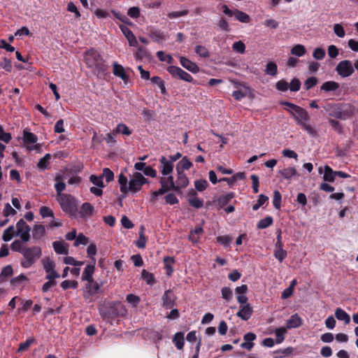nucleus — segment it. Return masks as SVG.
I'll list each match as a JSON object with an SVG mask.
<instances>
[{
  "label": "nucleus",
  "mask_w": 358,
  "mask_h": 358,
  "mask_svg": "<svg viewBox=\"0 0 358 358\" xmlns=\"http://www.w3.org/2000/svg\"><path fill=\"white\" fill-rule=\"evenodd\" d=\"M99 312L103 320L124 317L127 314L124 305L119 301H110L99 307Z\"/></svg>",
  "instance_id": "nucleus-1"
},
{
  "label": "nucleus",
  "mask_w": 358,
  "mask_h": 358,
  "mask_svg": "<svg viewBox=\"0 0 358 358\" xmlns=\"http://www.w3.org/2000/svg\"><path fill=\"white\" fill-rule=\"evenodd\" d=\"M85 59L87 65L90 68H94L98 77L103 76L107 71L108 66L105 64L99 52L91 49L85 52Z\"/></svg>",
  "instance_id": "nucleus-2"
},
{
  "label": "nucleus",
  "mask_w": 358,
  "mask_h": 358,
  "mask_svg": "<svg viewBox=\"0 0 358 358\" xmlns=\"http://www.w3.org/2000/svg\"><path fill=\"white\" fill-rule=\"evenodd\" d=\"M323 108L329 116L341 120H345L352 114V106L349 104L328 103Z\"/></svg>",
  "instance_id": "nucleus-3"
},
{
  "label": "nucleus",
  "mask_w": 358,
  "mask_h": 358,
  "mask_svg": "<svg viewBox=\"0 0 358 358\" xmlns=\"http://www.w3.org/2000/svg\"><path fill=\"white\" fill-rule=\"evenodd\" d=\"M292 115L294 117L296 124L308 134L313 136L317 135L316 131L308 124L310 116L304 108L301 107L296 108V110Z\"/></svg>",
  "instance_id": "nucleus-4"
},
{
  "label": "nucleus",
  "mask_w": 358,
  "mask_h": 358,
  "mask_svg": "<svg viewBox=\"0 0 358 358\" xmlns=\"http://www.w3.org/2000/svg\"><path fill=\"white\" fill-rule=\"evenodd\" d=\"M23 259L21 261V266L23 268H29L33 265L42 255L41 249L38 246L31 248L26 247L22 252Z\"/></svg>",
  "instance_id": "nucleus-5"
},
{
  "label": "nucleus",
  "mask_w": 358,
  "mask_h": 358,
  "mask_svg": "<svg viewBox=\"0 0 358 358\" xmlns=\"http://www.w3.org/2000/svg\"><path fill=\"white\" fill-rule=\"evenodd\" d=\"M62 209L65 213L70 214L75 213L76 210V203L74 198L68 194H64L57 197Z\"/></svg>",
  "instance_id": "nucleus-6"
},
{
  "label": "nucleus",
  "mask_w": 358,
  "mask_h": 358,
  "mask_svg": "<svg viewBox=\"0 0 358 358\" xmlns=\"http://www.w3.org/2000/svg\"><path fill=\"white\" fill-rule=\"evenodd\" d=\"M148 182L146 179L141 173L136 172L133 174L132 178L128 183V191L136 192L139 191L141 187Z\"/></svg>",
  "instance_id": "nucleus-7"
},
{
  "label": "nucleus",
  "mask_w": 358,
  "mask_h": 358,
  "mask_svg": "<svg viewBox=\"0 0 358 358\" xmlns=\"http://www.w3.org/2000/svg\"><path fill=\"white\" fill-rule=\"evenodd\" d=\"M159 182L161 185V187L158 189L159 194H166L171 190L176 192L178 189V187L176 186L172 176H162L159 178Z\"/></svg>",
  "instance_id": "nucleus-8"
},
{
  "label": "nucleus",
  "mask_w": 358,
  "mask_h": 358,
  "mask_svg": "<svg viewBox=\"0 0 358 358\" xmlns=\"http://www.w3.org/2000/svg\"><path fill=\"white\" fill-rule=\"evenodd\" d=\"M336 71L340 76L342 78H346L354 73L355 69L352 62L346 59L340 62L337 64Z\"/></svg>",
  "instance_id": "nucleus-9"
},
{
  "label": "nucleus",
  "mask_w": 358,
  "mask_h": 358,
  "mask_svg": "<svg viewBox=\"0 0 358 358\" xmlns=\"http://www.w3.org/2000/svg\"><path fill=\"white\" fill-rule=\"evenodd\" d=\"M167 71L173 77L183 80L188 83L193 82V78L190 74L183 71L180 67L170 66L167 68Z\"/></svg>",
  "instance_id": "nucleus-10"
},
{
  "label": "nucleus",
  "mask_w": 358,
  "mask_h": 358,
  "mask_svg": "<svg viewBox=\"0 0 358 358\" xmlns=\"http://www.w3.org/2000/svg\"><path fill=\"white\" fill-rule=\"evenodd\" d=\"M37 139H38V138L34 134L29 132V131H27L26 129L24 130L23 141H24V144L27 145V148L28 150H38L40 148V147H41L40 144H36L33 146L28 145L29 144H32V143H36Z\"/></svg>",
  "instance_id": "nucleus-11"
},
{
  "label": "nucleus",
  "mask_w": 358,
  "mask_h": 358,
  "mask_svg": "<svg viewBox=\"0 0 358 358\" xmlns=\"http://www.w3.org/2000/svg\"><path fill=\"white\" fill-rule=\"evenodd\" d=\"M176 296L171 289L165 291L162 296V306L166 309H171L175 306Z\"/></svg>",
  "instance_id": "nucleus-12"
},
{
  "label": "nucleus",
  "mask_w": 358,
  "mask_h": 358,
  "mask_svg": "<svg viewBox=\"0 0 358 358\" xmlns=\"http://www.w3.org/2000/svg\"><path fill=\"white\" fill-rule=\"evenodd\" d=\"M100 285L93 280L92 282H88L85 287V291L83 296L87 299L94 296L96 293L99 292L100 289Z\"/></svg>",
  "instance_id": "nucleus-13"
},
{
  "label": "nucleus",
  "mask_w": 358,
  "mask_h": 358,
  "mask_svg": "<svg viewBox=\"0 0 358 358\" xmlns=\"http://www.w3.org/2000/svg\"><path fill=\"white\" fill-rule=\"evenodd\" d=\"M161 164V172L163 176H166L171 174L173 170V164L172 162H169L165 157H162L159 159Z\"/></svg>",
  "instance_id": "nucleus-14"
},
{
  "label": "nucleus",
  "mask_w": 358,
  "mask_h": 358,
  "mask_svg": "<svg viewBox=\"0 0 358 358\" xmlns=\"http://www.w3.org/2000/svg\"><path fill=\"white\" fill-rule=\"evenodd\" d=\"M95 263H96V259L92 258V262H91L90 264H88L85 267V268L83 273V275H82L83 280H86L88 282L93 281V280H94L93 273L94 272Z\"/></svg>",
  "instance_id": "nucleus-15"
},
{
  "label": "nucleus",
  "mask_w": 358,
  "mask_h": 358,
  "mask_svg": "<svg viewBox=\"0 0 358 358\" xmlns=\"http://www.w3.org/2000/svg\"><path fill=\"white\" fill-rule=\"evenodd\" d=\"M178 173V178L176 180V186L178 187L176 192L182 193V189L186 187L189 185V180L187 176L181 171H176Z\"/></svg>",
  "instance_id": "nucleus-16"
},
{
  "label": "nucleus",
  "mask_w": 358,
  "mask_h": 358,
  "mask_svg": "<svg viewBox=\"0 0 358 358\" xmlns=\"http://www.w3.org/2000/svg\"><path fill=\"white\" fill-rule=\"evenodd\" d=\"M119 27L122 31V34L128 40L129 45L134 47L136 46L138 42L133 32L125 25L120 24Z\"/></svg>",
  "instance_id": "nucleus-17"
},
{
  "label": "nucleus",
  "mask_w": 358,
  "mask_h": 358,
  "mask_svg": "<svg viewBox=\"0 0 358 358\" xmlns=\"http://www.w3.org/2000/svg\"><path fill=\"white\" fill-rule=\"evenodd\" d=\"M180 64L192 73H197L199 71V66L194 62L185 57H180Z\"/></svg>",
  "instance_id": "nucleus-18"
},
{
  "label": "nucleus",
  "mask_w": 358,
  "mask_h": 358,
  "mask_svg": "<svg viewBox=\"0 0 358 358\" xmlns=\"http://www.w3.org/2000/svg\"><path fill=\"white\" fill-rule=\"evenodd\" d=\"M252 308L250 304H246L242 306L241 310L236 313V315L242 320H248L252 314Z\"/></svg>",
  "instance_id": "nucleus-19"
},
{
  "label": "nucleus",
  "mask_w": 358,
  "mask_h": 358,
  "mask_svg": "<svg viewBox=\"0 0 358 358\" xmlns=\"http://www.w3.org/2000/svg\"><path fill=\"white\" fill-rule=\"evenodd\" d=\"M278 173L281 180H291L293 176L297 174V171L294 167H288L279 170Z\"/></svg>",
  "instance_id": "nucleus-20"
},
{
  "label": "nucleus",
  "mask_w": 358,
  "mask_h": 358,
  "mask_svg": "<svg viewBox=\"0 0 358 358\" xmlns=\"http://www.w3.org/2000/svg\"><path fill=\"white\" fill-rule=\"evenodd\" d=\"M113 74L120 77L124 83H127L129 80V76L125 73L124 67L116 62L113 64Z\"/></svg>",
  "instance_id": "nucleus-21"
},
{
  "label": "nucleus",
  "mask_w": 358,
  "mask_h": 358,
  "mask_svg": "<svg viewBox=\"0 0 358 358\" xmlns=\"http://www.w3.org/2000/svg\"><path fill=\"white\" fill-rule=\"evenodd\" d=\"M255 338L256 335L254 333L249 332L245 334L243 336L245 342L241 344V347L248 350H250L254 346V343L252 341Z\"/></svg>",
  "instance_id": "nucleus-22"
},
{
  "label": "nucleus",
  "mask_w": 358,
  "mask_h": 358,
  "mask_svg": "<svg viewBox=\"0 0 358 358\" xmlns=\"http://www.w3.org/2000/svg\"><path fill=\"white\" fill-rule=\"evenodd\" d=\"M69 244L64 241H56L52 243V247L56 253L59 255H67Z\"/></svg>",
  "instance_id": "nucleus-23"
},
{
  "label": "nucleus",
  "mask_w": 358,
  "mask_h": 358,
  "mask_svg": "<svg viewBox=\"0 0 358 358\" xmlns=\"http://www.w3.org/2000/svg\"><path fill=\"white\" fill-rule=\"evenodd\" d=\"M234 194L232 192L221 195L216 201H215L217 208L220 209L225 206L234 198Z\"/></svg>",
  "instance_id": "nucleus-24"
},
{
  "label": "nucleus",
  "mask_w": 358,
  "mask_h": 358,
  "mask_svg": "<svg viewBox=\"0 0 358 358\" xmlns=\"http://www.w3.org/2000/svg\"><path fill=\"white\" fill-rule=\"evenodd\" d=\"M94 211L92 205L86 202L82 205L79 214L82 217H88L93 215Z\"/></svg>",
  "instance_id": "nucleus-25"
},
{
  "label": "nucleus",
  "mask_w": 358,
  "mask_h": 358,
  "mask_svg": "<svg viewBox=\"0 0 358 358\" xmlns=\"http://www.w3.org/2000/svg\"><path fill=\"white\" fill-rule=\"evenodd\" d=\"M192 162L187 157H184L177 164L176 171H181L184 172L185 170H188L192 166Z\"/></svg>",
  "instance_id": "nucleus-26"
},
{
  "label": "nucleus",
  "mask_w": 358,
  "mask_h": 358,
  "mask_svg": "<svg viewBox=\"0 0 358 358\" xmlns=\"http://www.w3.org/2000/svg\"><path fill=\"white\" fill-rule=\"evenodd\" d=\"M302 320L301 317L297 315L294 314L287 321V327L288 329L296 328L301 325Z\"/></svg>",
  "instance_id": "nucleus-27"
},
{
  "label": "nucleus",
  "mask_w": 358,
  "mask_h": 358,
  "mask_svg": "<svg viewBox=\"0 0 358 358\" xmlns=\"http://www.w3.org/2000/svg\"><path fill=\"white\" fill-rule=\"evenodd\" d=\"M339 88V84L334 81H327L320 87V90L327 92H334Z\"/></svg>",
  "instance_id": "nucleus-28"
},
{
  "label": "nucleus",
  "mask_w": 358,
  "mask_h": 358,
  "mask_svg": "<svg viewBox=\"0 0 358 358\" xmlns=\"http://www.w3.org/2000/svg\"><path fill=\"white\" fill-rule=\"evenodd\" d=\"M324 173L323 179L324 181L332 182L335 180L336 174L335 171L332 170V169L328 165L324 166Z\"/></svg>",
  "instance_id": "nucleus-29"
},
{
  "label": "nucleus",
  "mask_w": 358,
  "mask_h": 358,
  "mask_svg": "<svg viewBox=\"0 0 358 358\" xmlns=\"http://www.w3.org/2000/svg\"><path fill=\"white\" fill-rule=\"evenodd\" d=\"M335 317L338 320L343 321L345 324H348L350 322V315L341 308H337L335 311Z\"/></svg>",
  "instance_id": "nucleus-30"
},
{
  "label": "nucleus",
  "mask_w": 358,
  "mask_h": 358,
  "mask_svg": "<svg viewBox=\"0 0 358 358\" xmlns=\"http://www.w3.org/2000/svg\"><path fill=\"white\" fill-rule=\"evenodd\" d=\"M45 234V227L41 224H36L34 226L32 231L33 238L40 239Z\"/></svg>",
  "instance_id": "nucleus-31"
},
{
  "label": "nucleus",
  "mask_w": 358,
  "mask_h": 358,
  "mask_svg": "<svg viewBox=\"0 0 358 358\" xmlns=\"http://www.w3.org/2000/svg\"><path fill=\"white\" fill-rule=\"evenodd\" d=\"M145 227L142 225L140 228L139 238L135 242L136 245L138 248H144L145 247L147 239L144 235Z\"/></svg>",
  "instance_id": "nucleus-32"
},
{
  "label": "nucleus",
  "mask_w": 358,
  "mask_h": 358,
  "mask_svg": "<svg viewBox=\"0 0 358 358\" xmlns=\"http://www.w3.org/2000/svg\"><path fill=\"white\" fill-rule=\"evenodd\" d=\"M173 341L175 343L178 350H182L184 346V334L182 332L176 333L173 337Z\"/></svg>",
  "instance_id": "nucleus-33"
},
{
  "label": "nucleus",
  "mask_w": 358,
  "mask_h": 358,
  "mask_svg": "<svg viewBox=\"0 0 358 358\" xmlns=\"http://www.w3.org/2000/svg\"><path fill=\"white\" fill-rule=\"evenodd\" d=\"M234 17L237 20L243 23H248L250 21V17L248 14L238 9H235Z\"/></svg>",
  "instance_id": "nucleus-34"
},
{
  "label": "nucleus",
  "mask_w": 358,
  "mask_h": 358,
  "mask_svg": "<svg viewBox=\"0 0 358 358\" xmlns=\"http://www.w3.org/2000/svg\"><path fill=\"white\" fill-rule=\"evenodd\" d=\"M15 235V233L14 226L11 225V226L8 227L6 229L4 230L3 235H2V239L4 241L8 242V241H10Z\"/></svg>",
  "instance_id": "nucleus-35"
},
{
  "label": "nucleus",
  "mask_w": 358,
  "mask_h": 358,
  "mask_svg": "<svg viewBox=\"0 0 358 358\" xmlns=\"http://www.w3.org/2000/svg\"><path fill=\"white\" fill-rule=\"evenodd\" d=\"M16 232L15 234L19 233H24V231H30L31 228L26 223V222L23 219H20L16 224Z\"/></svg>",
  "instance_id": "nucleus-36"
},
{
  "label": "nucleus",
  "mask_w": 358,
  "mask_h": 358,
  "mask_svg": "<svg viewBox=\"0 0 358 358\" xmlns=\"http://www.w3.org/2000/svg\"><path fill=\"white\" fill-rule=\"evenodd\" d=\"M118 182L120 185V191L122 193H126L128 191L127 178L123 174L120 173L118 176Z\"/></svg>",
  "instance_id": "nucleus-37"
},
{
  "label": "nucleus",
  "mask_w": 358,
  "mask_h": 358,
  "mask_svg": "<svg viewBox=\"0 0 358 358\" xmlns=\"http://www.w3.org/2000/svg\"><path fill=\"white\" fill-rule=\"evenodd\" d=\"M42 264L46 273H49V271L55 270V264L54 262L50 259V257H45L42 260Z\"/></svg>",
  "instance_id": "nucleus-38"
},
{
  "label": "nucleus",
  "mask_w": 358,
  "mask_h": 358,
  "mask_svg": "<svg viewBox=\"0 0 358 358\" xmlns=\"http://www.w3.org/2000/svg\"><path fill=\"white\" fill-rule=\"evenodd\" d=\"M114 132H115V134H122L126 136H129L131 134V131L129 129V127L122 123L117 124L116 129L114 130Z\"/></svg>",
  "instance_id": "nucleus-39"
},
{
  "label": "nucleus",
  "mask_w": 358,
  "mask_h": 358,
  "mask_svg": "<svg viewBox=\"0 0 358 358\" xmlns=\"http://www.w3.org/2000/svg\"><path fill=\"white\" fill-rule=\"evenodd\" d=\"M265 72L267 75L275 76L278 72V66L276 64L273 62H268Z\"/></svg>",
  "instance_id": "nucleus-40"
},
{
  "label": "nucleus",
  "mask_w": 358,
  "mask_h": 358,
  "mask_svg": "<svg viewBox=\"0 0 358 358\" xmlns=\"http://www.w3.org/2000/svg\"><path fill=\"white\" fill-rule=\"evenodd\" d=\"M150 80L154 84L157 85L159 87V88L161 90L162 94H166V91L164 82L162 80L161 78H159L158 76H154L152 78H150Z\"/></svg>",
  "instance_id": "nucleus-41"
},
{
  "label": "nucleus",
  "mask_w": 358,
  "mask_h": 358,
  "mask_svg": "<svg viewBox=\"0 0 358 358\" xmlns=\"http://www.w3.org/2000/svg\"><path fill=\"white\" fill-rule=\"evenodd\" d=\"M26 247L27 246L23 245L22 242L19 240L14 241L10 245L11 250L13 251L17 252L21 254H22L23 250H24Z\"/></svg>",
  "instance_id": "nucleus-42"
},
{
  "label": "nucleus",
  "mask_w": 358,
  "mask_h": 358,
  "mask_svg": "<svg viewBox=\"0 0 358 358\" xmlns=\"http://www.w3.org/2000/svg\"><path fill=\"white\" fill-rule=\"evenodd\" d=\"M273 223V218L271 216H267L261 220L257 224L258 229H266Z\"/></svg>",
  "instance_id": "nucleus-43"
},
{
  "label": "nucleus",
  "mask_w": 358,
  "mask_h": 358,
  "mask_svg": "<svg viewBox=\"0 0 358 358\" xmlns=\"http://www.w3.org/2000/svg\"><path fill=\"white\" fill-rule=\"evenodd\" d=\"M141 277L148 285H153L155 283L153 274L148 272L145 269L142 271Z\"/></svg>",
  "instance_id": "nucleus-44"
},
{
  "label": "nucleus",
  "mask_w": 358,
  "mask_h": 358,
  "mask_svg": "<svg viewBox=\"0 0 358 358\" xmlns=\"http://www.w3.org/2000/svg\"><path fill=\"white\" fill-rule=\"evenodd\" d=\"M291 53L298 57H301L306 53V48L302 45H296L292 48Z\"/></svg>",
  "instance_id": "nucleus-45"
},
{
  "label": "nucleus",
  "mask_w": 358,
  "mask_h": 358,
  "mask_svg": "<svg viewBox=\"0 0 358 358\" xmlns=\"http://www.w3.org/2000/svg\"><path fill=\"white\" fill-rule=\"evenodd\" d=\"M174 259L173 257H165L164 258V267L166 271V274L168 275H170L173 272V268L171 267V264L173 263Z\"/></svg>",
  "instance_id": "nucleus-46"
},
{
  "label": "nucleus",
  "mask_w": 358,
  "mask_h": 358,
  "mask_svg": "<svg viewBox=\"0 0 358 358\" xmlns=\"http://www.w3.org/2000/svg\"><path fill=\"white\" fill-rule=\"evenodd\" d=\"M208 185V182L206 180L201 179L194 181L195 189L199 192L204 191Z\"/></svg>",
  "instance_id": "nucleus-47"
},
{
  "label": "nucleus",
  "mask_w": 358,
  "mask_h": 358,
  "mask_svg": "<svg viewBox=\"0 0 358 358\" xmlns=\"http://www.w3.org/2000/svg\"><path fill=\"white\" fill-rule=\"evenodd\" d=\"M301 83L299 79L294 78L289 84V89L291 92H298L301 88Z\"/></svg>",
  "instance_id": "nucleus-48"
},
{
  "label": "nucleus",
  "mask_w": 358,
  "mask_h": 358,
  "mask_svg": "<svg viewBox=\"0 0 358 358\" xmlns=\"http://www.w3.org/2000/svg\"><path fill=\"white\" fill-rule=\"evenodd\" d=\"M317 83V79L315 77H310L306 80L303 84V87L306 90H309L315 86Z\"/></svg>",
  "instance_id": "nucleus-49"
},
{
  "label": "nucleus",
  "mask_w": 358,
  "mask_h": 358,
  "mask_svg": "<svg viewBox=\"0 0 358 358\" xmlns=\"http://www.w3.org/2000/svg\"><path fill=\"white\" fill-rule=\"evenodd\" d=\"M281 194L278 190H275L273 192V206L275 209H280L281 205Z\"/></svg>",
  "instance_id": "nucleus-50"
},
{
  "label": "nucleus",
  "mask_w": 358,
  "mask_h": 358,
  "mask_svg": "<svg viewBox=\"0 0 358 358\" xmlns=\"http://www.w3.org/2000/svg\"><path fill=\"white\" fill-rule=\"evenodd\" d=\"M275 88L280 92H287L289 89V83L284 79L280 80L275 83Z\"/></svg>",
  "instance_id": "nucleus-51"
},
{
  "label": "nucleus",
  "mask_w": 358,
  "mask_h": 358,
  "mask_svg": "<svg viewBox=\"0 0 358 358\" xmlns=\"http://www.w3.org/2000/svg\"><path fill=\"white\" fill-rule=\"evenodd\" d=\"M157 56L161 62H166L169 64H172L173 62V57L169 55H165L163 51H158Z\"/></svg>",
  "instance_id": "nucleus-52"
},
{
  "label": "nucleus",
  "mask_w": 358,
  "mask_h": 358,
  "mask_svg": "<svg viewBox=\"0 0 358 358\" xmlns=\"http://www.w3.org/2000/svg\"><path fill=\"white\" fill-rule=\"evenodd\" d=\"M274 256L277 259H278L281 262L287 257V252L284 250L282 248H275Z\"/></svg>",
  "instance_id": "nucleus-53"
},
{
  "label": "nucleus",
  "mask_w": 358,
  "mask_h": 358,
  "mask_svg": "<svg viewBox=\"0 0 358 358\" xmlns=\"http://www.w3.org/2000/svg\"><path fill=\"white\" fill-rule=\"evenodd\" d=\"M232 48L235 52L243 54L245 52V45L243 41H239L233 44Z\"/></svg>",
  "instance_id": "nucleus-54"
},
{
  "label": "nucleus",
  "mask_w": 358,
  "mask_h": 358,
  "mask_svg": "<svg viewBox=\"0 0 358 358\" xmlns=\"http://www.w3.org/2000/svg\"><path fill=\"white\" fill-rule=\"evenodd\" d=\"M268 196H265L264 194H260L259 196V199L257 203L252 206V209L254 210H257L260 208V206L264 205L268 201Z\"/></svg>",
  "instance_id": "nucleus-55"
},
{
  "label": "nucleus",
  "mask_w": 358,
  "mask_h": 358,
  "mask_svg": "<svg viewBox=\"0 0 358 358\" xmlns=\"http://www.w3.org/2000/svg\"><path fill=\"white\" fill-rule=\"evenodd\" d=\"M329 123L337 133H338V134L343 133V127L338 121L335 120L334 119H329Z\"/></svg>",
  "instance_id": "nucleus-56"
},
{
  "label": "nucleus",
  "mask_w": 358,
  "mask_h": 358,
  "mask_svg": "<svg viewBox=\"0 0 358 358\" xmlns=\"http://www.w3.org/2000/svg\"><path fill=\"white\" fill-rule=\"evenodd\" d=\"M286 332V330L285 328H279L275 329V341L277 343H280L284 340V335Z\"/></svg>",
  "instance_id": "nucleus-57"
},
{
  "label": "nucleus",
  "mask_w": 358,
  "mask_h": 358,
  "mask_svg": "<svg viewBox=\"0 0 358 358\" xmlns=\"http://www.w3.org/2000/svg\"><path fill=\"white\" fill-rule=\"evenodd\" d=\"M195 52L202 57H208L209 56L208 50L203 45H196L195 48Z\"/></svg>",
  "instance_id": "nucleus-58"
},
{
  "label": "nucleus",
  "mask_w": 358,
  "mask_h": 358,
  "mask_svg": "<svg viewBox=\"0 0 358 358\" xmlns=\"http://www.w3.org/2000/svg\"><path fill=\"white\" fill-rule=\"evenodd\" d=\"M232 238L229 236H219L217 237V242L222 244L224 247L229 246L230 243L231 242Z\"/></svg>",
  "instance_id": "nucleus-59"
},
{
  "label": "nucleus",
  "mask_w": 358,
  "mask_h": 358,
  "mask_svg": "<svg viewBox=\"0 0 358 358\" xmlns=\"http://www.w3.org/2000/svg\"><path fill=\"white\" fill-rule=\"evenodd\" d=\"M88 243V238L83 235V234L80 233L76 237V239L73 243L75 247L78 246L79 245H87Z\"/></svg>",
  "instance_id": "nucleus-60"
},
{
  "label": "nucleus",
  "mask_w": 358,
  "mask_h": 358,
  "mask_svg": "<svg viewBox=\"0 0 358 358\" xmlns=\"http://www.w3.org/2000/svg\"><path fill=\"white\" fill-rule=\"evenodd\" d=\"M39 212H40V215L42 216V217H54L53 211L50 208H48L47 206L41 207Z\"/></svg>",
  "instance_id": "nucleus-61"
},
{
  "label": "nucleus",
  "mask_w": 358,
  "mask_h": 358,
  "mask_svg": "<svg viewBox=\"0 0 358 358\" xmlns=\"http://www.w3.org/2000/svg\"><path fill=\"white\" fill-rule=\"evenodd\" d=\"M188 202L190 206L196 208H200L203 205V201L197 197H193V198H189Z\"/></svg>",
  "instance_id": "nucleus-62"
},
{
  "label": "nucleus",
  "mask_w": 358,
  "mask_h": 358,
  "mask_svg": "<svg viewBox=\"0 0 358 358\" xmlns=\"http://www.w3.org/2000/svg\"><path fill=\"white\" fill-rule=\"evenodd\" d=\"M78 282L76 280H64L61 283V287L64 289H66L69 288L76 289L78 287Z\"/></svg>",
  "instance_id": "nucleus-63"
},
{
  "label": "nucleus",
  "mask_w": 358,
  "mask_h": 358,
  "mask_svg": "<svg viewBox=\"0 0 358 358\" xmlns=\"http://www.w3.org/2000/svg\"><path fill=\"white\" fill-rule=\"evenodd\" d=\"M334 31L335 34L340 38H343L345 35V30L340 24H335L334 25Z\"/></svg>",
  "instance_id": "nucleus-64"
}]
</instances>
